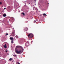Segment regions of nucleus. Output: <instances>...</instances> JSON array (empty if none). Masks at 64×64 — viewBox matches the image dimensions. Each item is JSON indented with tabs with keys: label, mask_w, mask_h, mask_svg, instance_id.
Returning <instances> with one entry per match:
<instances>
[{
	"label": "nucleus",
	"mask_w": 64,
	"mask_h": 64,
	"mask_svg": "<svg viewBox=\"0 0 64 64\" xmlns=\"http://www.w3.org/2000/svg\"><path fill=\"white\" fill-rule=\"evenodd\" d=\"M24 51V49L22 47L20 46H17L15 49V52L16 54H21Z\"/></svg>",
	"instance_id": "1"
},
{
	"label": "nucleus",
	"mask_w": 64,
	"mask_h": 64,
	"mask_svg": "<svg viewBox=\"0 0 64 64\" xmlns=\"http://www.w3.org/2000/svg\"><path fill=\"white\" fill-rule=\"evenodd\" d=\"M28 36L29 38H31L33 37V34H28Z\"/></svg>",
	"instance_id": "2"
},
{
	"label": "nucleus",
	"mask_w": 64,
	"mask_h": 64,
	"mask_svg": "<svg viewBox=\"0 0 64 64\" xmlns=\"http://www.w3.org/2000/svg\"><path fill=\"white\" fill-rule=\"evenodd\" d=\"M29 45V42H27L26 43H25V46H28Z\"/></svg>",
	"instance_id": "3"
},
{
	"label": "nucleus",
	"mask_w": 64,
	"mask_h": 64,
	"mask_svg": "<svg viewBox=\"0 0 64 64\" xmlns=\"http://www.w3.org/2000/svg\"><path fill=\"white\" fill-rule=\"evenodd\" d=\"M12 35H13V36H15V31L14 30L12 31Z\"/></svg>",
	"instance_id": "4"
},
{
	"label": "nucleus",
	"mask_w": 64,
	"mask_h": 64,
	"mask_svg": "<svg viewBox=\"0 0 64 64\" xmlns=\"http://www.w3.org/2000/svg\"><path fill=\"white\" fill-rule=\"evenodd\" d=\"M31 6L32 7L34 6V3L31 4Z\"/></svg>",
	"instance_id": "5"
},
{
	"label": "nucleus",
	"mask_w": 64,
	"mask_h": 64,
	"mask_svg": "<svg viewBox=\"0 0 64 64\" xmlns=\"http://www.w3.org/2000/svg\"><path fill=\"white\" fill-rule=\"evenodd\" d=\"M6 14H3V16L4 17H6Z\"/></svg>",
	"instance_id": "6"
},
{
	"label": "nucleus",
	"mask_w": 64,
	"mask_h": 64,
	"mask_svg": "<svg viewBox=\"0 0 64 64\" xmlns=\"http://www.w3.org/2000/svg\"><path fill=\"white\" fill-rule=\"evenodd\" d=\"M6 46V44H5V45H4V48H7V47Z\"/></svg>",
	"instance_id": "7"
},
{
	"label": "nucleus",
	"mask_w": 64,
	"mask_h": 64,
	"mask_svg": "<svg viewBox=\"0 0 64 64\" xmlns=\"http://www.w3.org/2000/svg\"><path fill=\"white\" fill-rule=\"evenodd\" d=\"M47 16V15L45 14H43V16Z\"/></svg>",
	"instance_id": "8"
},
{
	"label": "nucleus",
	"mask_w": 64,
	"mask_h": 64,
	"mask_svg": "<svg viewBox=\"0 0 64 64\" xmlns=\"http://www.w3.org/2000/svg\"><path fill=\"white\" fill-rule=\"evenodd\" d=\"M22 14H23V15L24 16H25V14L24 12H22Z\"/></svg>",
	"instance_id": "9"
},
{
	"label": "nucleus",
	"mask_w": 64,
	"mask_h": 64,
	"mask_svg": "<svg viewBox=\"0 0 64 64\" xmlns=\"http://www.w3.org/2000/svg\"><path fill=\"white\" fill-rule=\"evenodd\" d=\"M10 40H13V38H11V37H10Z\"/></svg>",
	"instance_id": "10"
},
{
	"label": "nucleus",
	"mask_w": 64,
	"mask_h": 64,
	"mask_svg": "<svg viewBox=\"0 0 64 64\" xmlns=\"http://www.w3.org/2000/svg\"><path fill=\"white\" fill-rule=\"evenodd\" d=\"M10 61H12V58H10L9 59Z\"/></svg>",
	"instance_id": "11"
},
{
	"label": "nucleus",
	"mask_w": 64,
	"mask_h": 64,
	"mask_svg": "<svg viewBox=\"0 0 64 64\" xmlns=\"http://www.w3.org/2000/svg\"><path fill=\"white\" fill-rule=\"evenodd\" d=\"M35 9V6H34L33 7V10H35V9Z\"/></svg>",
	"instance_id": "12"
},
{
	"label": "nucleus",
	"mask_w": 64,
	"mask_h": 64,
	"mask_svg": "<svg viewBox=\"0 0 64 64\" xmlns=\"http://www.w3.org/2000/svg\"><path fill=\"white\" fill-rule=\"evenodd\" d=\"M11 43H13V40H12L11 42Z\"/></svg>",
	"instance_id": "13"
},
{
	"label": "nucleus",
	"mask_w": 64,
	"mask_h": 64,
	"mask_svg": "<svg viewBox=\"0 0 64 64\" xmlns=\"http://www.w3.org/2000/svg\"><path fill=\"white\" fill-rule=\"evenodd\" d=\"M13 56H14V57H16V55L15 54H14V55H13Z\"/></svg>",
	"instance_id": "14"
},
{
	"label": "nucleus",
	"mask_w": 64,
	"mask_h": 64,
	"mask_svg": "<svg viewBox=\"0 0 64 64\" xmlns=\"http://www.w3.org/2000/svg\"><path fill=\"white\" fill-rule=\"evenodd\" d=\"M16 64H20V63L18 62L17 63H16Z\"/></svg>",
	"instance_id": "15"
},
{
	"label": "nucleus",
	"mask_w": 64,
	"mask_h": 64,
	"mask_svg": "<svg viewBox=\"0 0 64 64\" xmlns=\"http://www.w3.org/2000/svg\"><path fill=\"white\" fill-rule=\"evenodd\" d=\"M16 38H18V36H16Z\"/></svg>",
	"instance_id": "16"
},
{
	"label": "nucleus",
	"mask_w": 64,
	"mask_h": 64,
	"mask_svg": "<svg viewBox=\"0 0 64 64\" xmlns=\"http://www.w3.org/2000/svg\"><path fill=\"white\" fill-rule=\"evenodd\" d=\"M0 4H2V2H0Z\"/></svg>",
	"instance_id": "17"
},
{
	"label": "nucleus",
	"mask_w": 64,
	"mask_h": 64,
	"mask_svg": "<svg viewBox=\"0 0 64 64\" xmlns=\"http://www.w3.org/2000/svg\"><path fill=\"white\" fill-rule=\"evenodd\" d=\"M34 23H35V22H36V20H34Z\"/></svg>",
	"instance_id": "18"
},
{
	"label": "nucleus",
	"mask_w": 64,
	"mask_h": 64,
	"mask_svg": "<svg viewBox=\"0 0 64 64\" xmlns=\"http://www.w3.org/2000/svg\"><path fill=\"white\" fill-rule=\"evenodd\" d=\"M6 35H8V34H6Z\"/></svg>",
	"instance_id": "19"
},
{
	"label": "nucleus",
	"mask_w": 64,
	"mask_h": 64,
	"mask_svg": "<svg viewBox=\"0 0 64 64\" xmlns=\"http://www.w3.org/2000/svg\"><path fill=\"white\" fill-rule=\"evenodd\" d=\"M5 51L6 52H7V50H6Z\"/></svg>",
	"instance_id": "20"
},
{
	"label": "nucleus",
	"mask_w": 64,
	"mask_h": 64,
	"mask_svg": "<svg viewBox=\"0 0 64 64\" xmlns=\"http://www.w3.org/2000/svg\"><path fill=\"white\" fill-rule=\"evenodd\" d=\"M34 2H36V0H34Z\"/></svg>",
	"instance_id": "21"
},
{
	"label": "nucleus",
	"mask_w": 64,
	"mask_h": 64,
	"mask_svg": "<svg viewBox=\"0 0 64 64\" xmlns=\"http://www.w3.org/2000/svg\"><path fill=\"white\" fill-rule=\"evenodd\" d=\"M4 9H6V8H4Z\"/></svg>",
	"instance_id": "22"
},
{
	"label": "nucleus",
	"mask_w": 64,
	"mask_h": 64,
	"mask_svg": "<svg viewBox=\"0 0 64 64\" xmlns=\"http://www.w3.org/2000/svg\"><path fill=\"white\" fill-rule=\"evenodd\" d=\"M15 45V44H14V45Z\"/></svg>",
	"instance_id": "23"
},
{
	"label": "nucleus",
	"mask_w": 64,
	"mask_h": 64,
	"mask_svg": "<svg viewBox=\"0 0 64 64\" xmlns=\"http://www.w3.org/2000/svg\"><path fill=\"white\" fill-rule=\"evenodd\" d=\"M27 19H28V18H27Z\"/></svg>",
	"instance_id": "24"
},
{
	"label": "nucleus",
	"mask_w": 64,
	"mask_h": 64,
	"mask_svg": "<svg viewBox=\"0 0 64 64\" xmlns=\"http://www.w3.org/2000/svg\"><path fill=\"white\" fill-rule=\"evenodd\" d=\"M12 29H14V28H13Z\"/></svg>",
	"instance_id": "25"
},
{
	"label": "nucleus",
	"mask_w": 64,
	"mask_h": 64,
	"mask_svg": "<svg viewBox=\"0 0 64 64\" xmlns=\"http://www.w3.org/2000/svg\"><path fill=\"white\" fill-rule=\"evenodd\" d=\"M48 4H49V3H48Z\"/></svg>",
	"instance_id": "26"
}]
</instances>
